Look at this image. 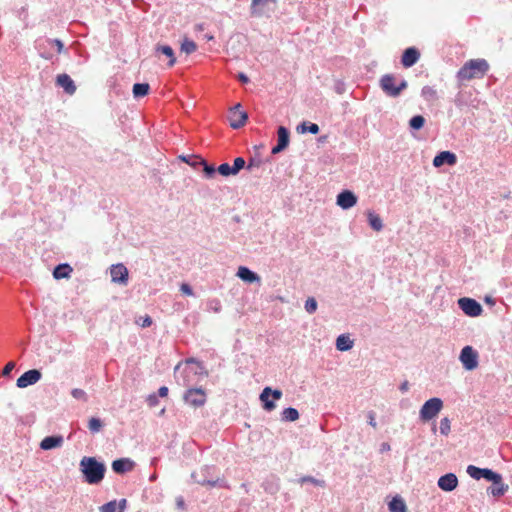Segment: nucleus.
I'll list each match as a JSON object with an SVG mask.
<instances>
[{
    "label": "nucleus",
    "instance_id": "53",
    "mask_svg": "<svg viewBox=\"0 0 512 512\" xmlns=\"http://www.w3.org/2000/svg\"><path fill=\"white\" fill-rule=\"evenodd\" d=\"M140 321L141 322H138V324L142 328H147V327L151 326V324H152V318L148 315H146L144 318H140Z\"/></svg>",
    "mask_w": 512,
    "mask_h": 512
},
{
    "label": "nucleus",
    "instance_id": "47",
    "mask_svg": "<svg viewBox=\"0 0 512 512\" xmlns=\"http://www.w3.org/2000/svg\"><path fill=\"white\" fill-rule=\"evenodd\" d=\"M116 510H117V501L116 500L109 501L99 507L100 512H116Z\"/></svg>",
    "mask_w": 512,
    "mask_h": 512
},
{
    "label": "nucleus",
    "instance_id": "14",
    "mask_svg": "<svg viewBox=\"0 0 512 512\" xmlns=\"http://www.w3.org/2000/svg\"><path fill=\"white\" fill-rule=\"evenodd\" d=\"M433 166L439 168L445 164L453 166L457 163V156L451 151H441L433 159Z\"/></svg>",
    "mask_w": 512,
    "mask_h": 512
},
{
    "label": "nucleus",
    "instance_id": "12",
    "mask_svg": "<svg viewBox=\"0 0 512 512\" xmlns=\"http://www.w3.org/2000/svg\"><path fill=\"white\" fill-rule=\"evenodd\" d=\"M357 196L351 190H343L337 195L336 203L344 210H348L356 205Z\"/></svg>",
    "mask_w": 512,
    "mask_h": 512
},
{
    "label": "nucleus",
    "instance_id": "15",
    "mask_svg": "<svg viewBox=\"0 0 512 512\" xmlns=\"http://www.w3.org/2000/svg\"><path fill=\"white\" fill-rule=\"evenodd\" d=\"M110 274L114 283L126 284L128 282V269L122 263L112 265Z\"/></svg>",
    "mask_w": 512,
    "mask_h": 512
},
{
    "label": "nucleus",
    "instance_id": "18",
    "mask_svg": "<svg viewBox=\"0 0 512 512\" xmlns=\"http://www.w3.org/2000/svg\"><path fill=\"white\" fill-rule=\"evenodd\" d=\"M276 4V0H252L251 3V14L255 16H263L272 9L269 8V4Z\"/></svg>",
    "mask_w": 512,
    "mask_h": 512
},
{
    "label": "nucleus",
    "instance_id": "25",
    "mask_svg": "<svg viewBox=\"0 0 512 512\" xmlns=\"http://www.w3.org/2000/svg\"><path fill=\"white\" fill-rule=\"evenodd\" d=\"M354 345L353 340L348 335L341 334L336 339V349L341 352L349 351Z\"/></svg>",
    "mask_w": 512,
    "mask_h": 512
},
{
    "label": "nucleus",
    "instance_id": "39",
    "mask_svg": "<svg viewBox=\"0 0 512 512\" xmlns=\"http://www.w3.org/2000/svg\"><path fill=\"white\" fill-rule=\"evenodd\" d=\"M103 426V422L100 418L92 417L88 422V428L91 433H98Z\"/></svg>",
    "mask_w": 512,
    "mask_h": 512
},
{
    "label": "nucleus",
    "instance_id": "16",
    "mask_svg": "<svg viewBox=\"0 0 512 512\" xmlns=\"http://www.w3.org/2000/svg\"><path fill=\"white\" fill-rule=\"evenodd\" d=\"M420 58V52L415 47H408L404 50L401 57V64L405 68H410L415 65Z\"/></svg>",
    "mask_w": 512,
    "mask_h": 512
},
{
    "label": "nucleus",
    "instance_id": "9",
    "mask_svg": "<svg viewBox=\"0 0 512 512\" xmlns=\"http://www.w3.org/2000/svg\"><path fill=\"white\" fill-rule=\"evenodd\" d=\"M458 306L467 316L470 317L480 316L483 311V308L478 301L468 297L458 299Z\"/></svg>",
    "mask_w": 512,
    "mask_h": 512
},
{
    "label": "nucleus",
    "instance_id": "13",
    "mask_svg": "<svg viewBox=\"0 0 512 512\" xmlns=\"http://www.w3.org/2000/svg\"><path fill=\"white\" fill-rule=\"evenodd\" d=\"M437 485L444 492H452L458 486V478L455 473H446L438 479Z\"/></svg>",
    "mask_w": 512,
    "mask_h": 512
},
{
    "label": "nucleus",
    "instance_id": "21",
    "mask_svg": "<svg viewBox=\"0 0 512 512\" xmlns=\"http://www.w3.org/2000/svg\"><path fill=\"white\" fill-rule=\"evenodd\" d=\"M236 275L246 283L260 282V276L246 266H240Z\"/></svg>",
    "mask_w": 512,
    "mask_h": 512
},
{
    "label": "nucleus",
    "instance_id": "10",
    "mask_svg": "<svg viewBox=\"0 0 512 512\" xmlns=\"http://www.w3.org/2000/svg\"><path fill=\"white\" fill-rule=\"evenodd\" d=\"M290 143V132L285 126H279L277 129V144L272 148V154H278L284 151Z\"/></svg>",
    "mask_w": 512,
    "mask_h": 512
},
{
    "label": "nucleus",
    "instance_id": "56",
    "mask_svg": "<svg viewBox=\"0 0 512 512\" xmlns=\"http://www.w3.org/2000/svg\"><path fill=\"white\" fill-rule=\"evenodd\" d=\"M237 78H238V80H239L241 83H243V84H246V83H248V82H249V77H248L245 73H242V72H241V73H239V74L237 75Z\"/></svg>",
    "mask_w": 512,
    "mask_h": 512
},
{
    "label": "nucleus",
    "instance_id": "45",
    "mask_svg": "<svg viewBox=\"0 0 512 512\" xmlns=\"http://www.w3.org/2000/svg\"><path fill=\"white\" fill-rule=\"evenodd\" d=\"M317 301L315 298L313 297H309L306 301H305V305H304V308L306 310L307 313L309 314H313L316 310H317Z\"/></svg>",
    "mask_w": 512,
    "mask_h": 512
},
{
    "label": "nucleus",
    "instance_id": "36",
    "mask_svg": "<svg viewBox=\"0 0 512 512\" xmlns=\"http://www.w3.org/2000/svg\"><path fill=\"white\" fill-rule=\"evenodd\" d=\"M178 159L189 166L193 167L194 169H197L199 167V159L200 157L197 155H180L178 156Z\"/></svg>",
    "mask_w": 512,
    "mask_h": 512
},
{
    "label": "nucleus",
    "instance_id": "49",
    "mask_svg": "<svg viewBox=\"0 0 512 512\" xmlns=\"http://www.w3.org/2000/svg\"><path fill=\"white\" fill-rule=\"evenodd\" d=\"M158 398L159 397L155 393L148 395L147 398H146V402H147L148 406L149 407L157 406L158 403H159V399Z\"/></svg>",
    "mask_w": 512,
    "mask_h": 512
},
{
    "label": "nucleus",
    "instance_id": "26",
    "mask_svg": "<svg viewBox=\"0 0 512 512\" xmlns=\"http://www.w3.org/2000/svg\"><path fill=\"white\" fill-rule=\"evenodd\" d=\"M262 487L266 493L275 495L280 489L279 479L271 476L262 483Z\"/></svg>",
    "mask_w": 512,
    "mask_h": 512
},
{
    "label": "nucleus",
    "instance_id": "37",
    "mask_svg": "<svg viewBox=\"0 0 512 512\" xmlns=\"http://www.w3.org/2000/svg\"><path fill=\"white\" fill-rule=\"evenodd\" d=\"M425 124V118L422 115H415L409 120V126L413 130H420Z\"/></svg>",
    "mask_w": 512,
    "mask_h": 512
},
{
    "label": "nucleus",
    "instance_id": "8",
    "mask_svg": "<svg viewBox=\"0 0 512 512\" xmlns=\"http://www.w3.org/2000/svg\"><path fill=\"white\" fill-rule=\"evenodd\" d=\"M459 360L466 370H474L478 366V353L472 346L467 345L462 348Z\"/></svg>",
    "mask_w": 512,
    "mask_h": 512
},
{
    "label": "nucleus",
    "instance_id": "27",
    "mask_svg": "<svg viewBox=\"0 0 512 512\" xmlns=\"http://www.w3.org/2000/svg\"><path fill=\"white\" fill-rule=\"evenodd\" d=\"M367 220H368L369 226L374 231H377V232L381 231L384 227L381 217L378 214H376L374 211H371V210L367 211Z\"/></svg>",
    "mask_w": 512,
    "mask_h": 512
},
{
    "label": "nucleus",
    "instance_id": "28",
    "mask_svg": "<svg viewBox=\"0 0 512 512\" xmlns=\"http://www.w3.org/2000/svg\"><path fill=\"white\" fill-rule=\"evenodd\" d=\"M72 272V268L67 263L58 264L53 270V277L55 279H63L68 278L70 273Z\"/></svg>",
    "mask_w": 512,
    "mask_h": 512
},
{
    "label": "nucleus",
    "instance_id": "38",
    "mask_svg": "<svg viewBox=\"0 0 512 512\" xmlns=\"http://www.w3.org/2000/svg\"><path fill=\"white\" fill-rule=\"evenodd\" d=\"M482 479H485L493 484H497V482H499L500 479V473L495 472L490 468H485Z\"/></svg>",
    "mask_w": 512,
    "mask_h": 512
},
{
    "label": "nucleus",
    "instance_id": "22",
    "mask_svg": "<svg viewBox=\"0 0 512 512\" xmlns=\"http://www.w3.org/2000/svg\"><path fill=\"white\" fill-rule=\"evenodd\" d=\"M230 126L233 129H239L243 127L248 119V115L244 111H230Z\"/></svg>",
    "mask_w": 512,
    "mask_h": 512
},
{
    "label": "nucleus",
    "instance_id": "48",
    "mask_svg": "<svg viewBox=\"0 0 512 512\" xmlns=\"http://www.w3.org/2000/svg\"><path fill=\"white\" fill-rule=\"evenodd\" d=\"M207 306L209 310H212L216 313L220 312L221 310V302L218 299L209 300Z\"/></svg>",
    "mask_w": 512,
    "mask_h": 512
},
{
    "label": "nucleus",
    "instance_id": "31",
    "mask_svg": "<svg viewBox=\"0 0 512 512\" xmlns=\"http://www.w3.org/2000/svg\"><path fill=\"white\" fill-rule=\"evenodd\" d=\"M150 86L148 83H135L133 85V96L135 98H141L146 96L149 93Z\"/></svg>",
    "mask_w": 512,
    "mask_h": 512
},
{
    "label": "nucleus",
    "instance_id": "61",
    "mask_svg": "<svg viewBox=\"0 0 512 512\" xmlns=\"http://www.w3.org/2000/svg\"><path fill=\"white\" fill-rule=\"evenodd\" d=\"M388 450H390V445L388 443H382L381 451H388Z\"/></svg>",
    "mask_w": 512,
    "mask_h": 512
},
{
    "label": "nucleus",
    "instance_id": "24",
    "mask_svg": "<svg viewBox=\"0 0 512 512\" xmlns=\"http://www.w3.org/2000/svg\"><path fill=\"white\" fill-rule=\"evenodd\" d=\"M388 508L390 512H408L404 499L399 495L391 499L388 503Z\"/></svg>",
    "mask_w": 512,
    "mask_h": 512
},
{
    "label": "nucleus",
    "instance_id": "33",
    "mask_svg": "<svg viewBox=\"0 0 512 512\" xmlns=\"http://www.w3.org/2000/svg\"><path fill=\"white\" fill-rule=\"evenodd\" d=\"M199 166H202L203 172L206 178L210 179L213 178L217 172L214 165L209 164L206 160L200 157L199 159Z\"/></svg>",
    "mask_w": 512,
    "mask_h": 512
},
{
    "label": "nucleus",
    "instance_id": "41",
    "mask_svg": "<svg viewBox=\"0 0 512 512\" xmlns=\"http://www.w3.org/2000/svg\"><path fill=\"white\" fill-rule=\"evenodd\" d=\"M217 172L224 176L229 177L235 175L232 169V166L229 163H222L216 168Z\"/></svg>",
    "mask_w": 512,
    "mask_h": 512
},
{
    "label": "nucleus",
    "instance_id": "11",
    "mask_svg": "<svg viewBox=\"0 0 512 512\" xmlns=\"http://www.w3.org/2000/svg\"><path fill=\"white\" fill-rule=\"evenodd\" d=\"M41 372L37 369H30L24 372L16 382L17 387L26 388L37 383L41 379Z\"/></svg>",
    "mask_w": 512,
    "mask_h": 512
},
{
    "label": "nucleus",
    "instance_id": "64",
    "mask_svg": "<svg viewBox=\"0 0 512 512\" xmlns=\"http://www.w3.org/2000/svg\"><path fill=\"white\" fill-rule=\"evenodd\" d=\"M156 479H157V475H156V473H153V474L150 476V478H149V480H150V481H155Z\"/></svg>",
    "mask_w": 512,
    "mask_h": 512
},
{
    "label": "nucleus",
    "instance_id": "1",
    "mask_svg": "<svg viewBox=\"0 0 512 512\" xmlns=\"http://www.w3.org/2000/svg\"><path fill=\"white\" fill-rule=\"evenodd\" d=\"M79 470L83 475V479L90 485H97L105 477L106 466L96 457L84 456L79 463Z\"/></svg>",
    "mask_w": 512,
    "mask_h": 512
},
{
    "label": "nucleus",
    "instance_id": "19",
    "mask_svg": "<svg viewBox=\"0 0 512 512\" xmlns=\"http://www.w3.org/2000/svg\"><path fill=\"white\" fill-rule=\"evenodd\" d=\"M63 442L64 438L62 435H50L43 438L39 446L42 450L47 451L61 447Z\"/></svg>",
    "mask_w": 512,
    "mask_h": 512
},
{
    "label": "nucleus",
    "instance_id": "7",
    "mask_svg": "<svg viewBox=\"0 0 512 512\" xmlns=\"http://www.w3.org/2000/svg\"><path fill=\"white\" fill-rule=\"evenodd\" d=\"M183 400L186 404L199 408L206 403V393L202 388H189L185 391Z\"/></svg>",
    "mask_w": 512,
    "mask_h": 512
},
{
    "label": "nucleus",
    "instance_id": "63",
    "mask_svg": "<svg viewBox=\"0 0 512 512\" xmlns=\"http://www.w3.org/2000/svg\"><path fill=\"white\" fill-rule=\"evenodd\" d=\"M241 107V104L240 103H237L232 109L231 111H239V108Z\"/></svg>",
    "mask_w": 512,
    "mask_h": 512
},
{
    "label": "nucleus",
    "instance_id": "62",
    "mask_svg": "<svg viewBox=\"0 0 512 512\" xmlns=\"http://www.w3.org/2000/svg\"><path fill=\"white\" fill-rule=\"evenodd\" d=\"M485 302L491 305L495 303L494 299L490 296L485 297Z\"/></svg>",
    "mask_w": 512,
    "mask_h": 512
},
{
    "label": "nucleus",
    "instance_id": "6",
    "mask_svg": "<svg viewBox=\"0 0 512 512\" xmlns=\"http://www.w3.org/2000/svg\"><path fill=\"white\" fill-rule=\"evenodd\" d=\"M282 391L279 389H272L271 387H265L260 393V400L262 402L263 409L270 412L276 408L275 400H279L282 397Z\"/></svg>",
    "mask_w": 512,
    "mask_h": 512
},
{
    "label": "nucleus",
    "instance_id": "2",
    "mask_svg": "<svg viewBox=\"0 0 512 512\" xmlns=\"http://www.w3.org/2000/svg\"><path fill=\"white\" fill-rule=\"evenodd\" d=\"M489 70V64L485 59H472L466 62L457 72L459 80H470L484 76Z\"/></svg>",
    "mask_w": 512,
    "mask_h": 512
},
{
    "label": "nucleus",
    "instance_id": "60",
    "mask_svg": "<svg viewBox=\"0 0 512 512\" xmlns=\"http://www.w3.org/2000/svg\"><path fill=\"white\" fill-rule=\"evenodd\" d=\"M369 424L372 426V427H376V421H375V417H374V413L373 412H369Z\"/></svg>",
    "mask_w": 512,
    "mask_h": 512
},
{
    "label": "nucleus",
    "instance_id": "34",
    "mask_svg": "<svg viewBox=\"0 0 512 512\" xmlns=\"http://www.w3.org/2000/svg\"><path fill=\"white\" fill-rule=\"evenodd\" d=\"M421 96L426 101H436L438 99L437 91L431 86H424L421 90Z\"/></svg>",
    "mask_w": 512,
    "mask_h": 512
},
{
    "label": "nucleus",
    "instance_id": "58",
    "mask_svg": "<svg viewBox=\"0 0 512 512\" xmlns=\"http://www.w3.org/2000/svg\"><path fill=\"white\" fill-rule=\"evenodd\" d=\"M399 389L401 392L405 393L408 391L409 389V383L408 381H404L403 383H401V385L399 386Z\"/></svg>",
    "mask_w": 512,
    "mask_h": 512
},
{
    "label": "nucleus",
    "instance_id": "23",
    "mask_svg": "<svg viewBox=\"0 0 512 512\" xmlns=\"http://www.w3.org/2000/svg\"><path fill=\"white\" fill-rule=\"evenodd\" d=\"M509 486L503 482L502 475L500 474V479L497 484H493L487 489L488 494H491L494 497H501L508 491Z\"/></svg>",
    "mask_w": 512,
    "mask_h": 512
},
{
    "label": "nucleus",
    "instance_id": "40",
    "mask_svg": "<svg viewBox=\"0 0 512 512\" xmlns=\"http://www.w3.org/2000/svg\"><path fill=\"white\" fill-rule=\"evenodd\" d=\"M197 49V45L193 40L185 39L181 44V51L185 52L186 54H191L195 52Z\"/></svg>",
    "mask_w": 512,
    "mask_h": 512
},
{
    "label": "nucleus",
    "instance_id": "54",
    "mask_svg": "<svg viewBox=\"0 0 512 512\" xmlns=\"http://www.w3.org/2000/svg\"><path fill=\"white\" fill-rule=\"evenodd\" d=\"M14 367H15V364L13 362L7 363L2 370V375L9 376L11 374L12 370L14 369Z\"/></svg>",
    "mask_w": 512,
    "mask_h": 512
},
{
    "label": "nucleus",
    "instance_id": "55",
    "mask_svg": "<svg viewBox=\"0 0 512 512\" xmlns=\"http://www.w3.org/2000/svg\"><path fill=\"white\" fill-rule=\"evenodd\" d=\"M168 387L166 386H161L159 389H158V392H157V396L158 397H166L168 395Z\"/></svg>",
    "mask_w": 512,
    "mask_h": 512
},
{
    "label": "nucleus",
    "instance_id": "5",
    "mask_svg": "<svg viewBox=\"0 0 512 512\" xmlns=\"http://www.w3.org/2000/svg\"><path fill=\"white\" fill-rule=\"evenodd\" d=\"M443 408V401L438 397L427 400L421 407L419 418L423 422H428L435 418Z\"/></svg>",
    "mask_w": 512,
    "mask_h": 512
},
{
    "label": "nucleus",
    "instance_id": "52",
    "mask_svg": "<svg viewBox=\"0 0 512 512\" xmlns=\"http://www.w3.org/2000/svg\"><path fill=\"white\" fill-rule=\"evenodd\" d=\"M180 291L187 296H192L194 294L192 287L187 283H183L180 286Z\"/></svg>",
    "mask_w": 512,
    "mask_h": 512
},
{
    "label": "nucleus",
    "instance_id": "50",
    "mask_svg": "<svg viewBox=\"0 0 512 512\" xmlns=\"http://www.w3.org/2000/svg\"><path fill=\"white\" fill-rule=\"evenodd\" d=\"M261 165V160L256 158H251L246 166V169L251 171L255 167H259Z\"/></svg>",
    "mask_w": 512,
    "mask_h": 512
},
{
    "label": "nucleus",
    "instance_id": "32",
    "mask_svg": "<svg viewBox=\"0 0 512 512\" xmlns=\"http://www.w3.org/2000/svg\"><path fill=\"white\" fill-rule=\"evenodd\" d=\"M298 418H299V412L296 408H293V407H287L281 413L282 421L293 422V421H296Z\"/></svg>",
    "mask_w": 512,
    "mask_h": 512
},
{
    "label": "nucleus",
    "instance_id": "30",
    "mask_svg": "<svg viewBox=\"0 0 512 512\" xmlns=\"http://www.w3.org/2000/svg\"><path fill=\"white\" fill-rule=\"evenodd\" d=\"M319 130V126L316 123H311L307 121H304L297 126L298 133L317 134Z\"/></svg>",
    "mask_w": 512,
    "mask_h": 512
},
{
    "label": "nucleus",
    "instance_id": "42",
    "mask_svg": "<svg viewBox=\"0 0 512 512\" xmlns=\"http://www.w3.org/2000/svg\"><path fill=\"white\" fill-rule=\"evenodd\" d=\"M299 482L301 484H304V483H311L315 486H319V487H325V481L324 480H320V479H316L312 476H303L299 479Z\"/></svg>",
    "mask_w": 512,
    "mask_h": 512
},
{
    "label": "nucleus",
    "instance_id": "17",
    "mask_svg": "<svg viewBox=\"0 0 512 512\" xmlns=\"http://www.w3.org/2000/svg\"><path fill=\"white\" fill-rule=\"evenodd\" d=\"M135 466V462L130 458H119L112 462V470L116 474H125L132 471Z\"/></svg>",
    "mask_w": 512,
    "mask_h": 512
},
{
    "label": "nucleus",
    "instance_id": "3",
    "mask_svg": "<svg viewBox=\"0 0 512 512\" xmlns=\"http://www.w3.org/2000/svg\"><path fill=\"white\" fill-rule=\"evenodd\" d=\"M214 470V466H203L199 472H193L191 477L196 483L202 486L229 488V485L224 479L213 478Z\"/></svg>",
    "mask_w": 512,
    "mask_h": 512
},
{
    "label": "nucleus",
    "instance_id": "57",
    "mask_svg": "<svg viewBox=\"0 0 512 512\" xmlns=\"http://www.w3.org/2000/svg\"><path fill=\"white\" fill-rule=\"evenodd\" d=\"M126 507H127V500L125 498H122L117 502V509L125 510Z\"/></svg>",
    "mask_w": 512,
    "mask_h": 512
},
{
    "label": "nucleus",
    "instance_id": "29",
    "mask_svg": "<svg viewBox=\"0 0 512 512\" xmlns=\"http://www.w3.org/2000/svg\"><path fill=\"white\" fill-rule=\"evenodd\" d=\"M156 51L162 53L163 55H165L169 59V61H168V66L169 67L174 66V64L176 63V57H175L174 51H173L171 46H169V45H158L156 47Z\"/></svg>",
    "mask_w": 512,
    "mask_h": 512
},
{
    "label": "nucleus",
    "instance_id": "51",
    "mask_svg": "<svg viewBox=\"0 0 512 512\" xmlns=\"http://www.w3.org/2000/svg\"><path fill=\"white\" fill-rule=\"evenodd\" d=\"M49 43L57 47L58 53H62L64 51V44L60 39H51L49 40Z\"/></svg>",
    "mask_w": 512,
    "mask_h": 512
},
{
    "label": "nucleus",
    "instance_id": "44",
    "mask_svg": "<svg viewBox=\"0 0 512 512\" xmlns=\"http://www.w3.org/2000/svg\"><path fill=\"white\" fill-rule=\"evenodd\" d=\"M440 433L447 436L451 431V422L448 417H444L440 421Z\"/></svg>",
    "mask_w": 512,
    "mask_h": 512
},
{
    "label": "nucleus",
    "instance_id": "46",
    "mask_svg": "<svg viewBox=\"0 0 512 512\" xmlns=\"http://www.w3.org/2000/svg\"><path fill=\"white\" fill-rule=\"evenodd\" d=\"M71 395L73 398H75L77 400H82L83 402H86L88 400L87 393L83 389H80V388L72 389Z\"/></svg>",
    "mask_w": 512,
    "mask_h": 512
},
{
    "label": "nucleus",
    "instance_id": "43",
    "mask_svg": "<svg viewBox=\"0 0 512 512\" xmlns=\"http://www.w3.org/2000/svg\"><path fill=\"white\" fill-rule=\"evenodd\" d=\"M246 161L243 157H237L234 159V163L232 165V169L235 175H237L243 168H245Z\"/></svg>",
    "mask_w": 512,
    "mask_h": 512
},
{
    "label": "nucleus",
    "instance_id": "20",
    "mask_svg": "<svg viewBox=\"0 0 512 512\" xmlns=\"http://www.w3.org/2000/svg\"><path fill=\"white\" fill-rule=\"evenodd\" d=\"M56 84L63 88L64 92L68 95H73L76 92V85L68 74H60L56 78Z\"/></svg>",
    "mask_w": 512,
    "mask_h": 512
},
{
    "label": "nucleus",
    "instance_id": "4",
    "mask_svg": "<svg viewBox=\"0 0 512 512\" xmlns=\"http://www.w3.org/2000/svg\"><path fill=\"white\" fill-rule=\"evenodd\" d=\"M395 80L396 79L392 74H385L380 79L381 89L390 97H398L408 86L405 79H401L397 85L395 84Z\"/></svg>",
    "mask_w": 512,
    "mask_h": 512
},
{
    "label": "nucleus",
    "instance_id": "35",
    "mask_svg": "<svg viewBox=\"0 0 512 512\" xmlns=\"http://www.w3.org/2000/svg\"><path fill=\"white\" fill-rule=\"evenodd\" d=\"M484 471H485V468H480V467H477L475 465H469L466 469V472L467 474L475 479V480H480L482 479L483 475H484Z\"/></svg>",
    "mask_w": 512,
    "mask_h": 512
},
{
    "label": "nucleus",
    "instance_id": "59",
    "mask_svg": "<svg viewBox=\"0 0 512 512\" xmlns=\"http://www.w3.org/2000/svg\"><path fill=\"white\" fill-rule=\"evenodd\" d=\"M176 505L179 509H184V507H185L184 499L182 497H178L176 500Z\"/></svg>",
    "mask_w": 512,
    "mask_h": 512
}]
</instances>
